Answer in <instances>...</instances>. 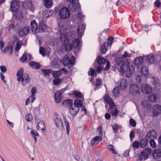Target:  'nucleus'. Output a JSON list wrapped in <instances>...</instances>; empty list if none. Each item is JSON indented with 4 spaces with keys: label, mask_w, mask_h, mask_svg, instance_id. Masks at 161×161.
Segmentation results:
<instances>
[{
    "label": "nucleus",
    "mask_w": 161,
    "mask_h": 161,
    "mask_svg": "<svg viewBox=\"0 0 161 161\" xmlns=\"http://www.w3.org/2000/svg\"><path fill=\"white\" fill-rule=\"evenodd\" d=\"M120 89L118 87L115 88L113 91V93L114 95L116 97L119 93Z\"/></svg>",
    "instance_id": "37998d69"
},
{
    "label": "nucleus",
    "mask_w": 161,
    "mask_h": 161,
    "mask_svg": "<svg viewBox=\"0 0 161 161\" xmlns=\"http://www.w3.org/2000/svg\"><path fill=\"white\" fill-rule=\"evenodd\" d=\"M85 27L84 25H80L77 29V34L79 37H82L84 34Z\"/></svg>",
    "instance_id": "f3484780"
},
{
    "label": "nucleus",
    "mask_w": 161,
    "mask_h": 161,
    "mask_svg": "<svg viewBox=\"0 0 161 161\" xmlns=\"http://www.w3.org/2000/svg\"><path fill=\"white\" fill-rule=\"evenodd\" d=\"M141 90L144 93L148 94L151 93L152 89L147 84H144L142 86Z\"/></svg>",
    "instance_id": "1a4fd4ad"
},
{
    "label": "nucleus",
    "mask_w": 161,
    "mask_h": 161,
    "mask_svg": "<svg viewBox=\"0 0 161 161\" xmlns=\"http://www.w3.org/2000/svg\"><path fill=\"white\" fill-rule=\"evenodd\" d=\"M64 44L65 45V50L66 52H69L72 49L73 46L71 43L68 42Z\"/></svg>",
    "instance_id": "2f4dec72"
},
{
    "label": "nucleus",
    "mask_w": 161,
    "mask_h": 161,
    "mask_svg": "<svg viewBox=\"0 0 161 161\" xmlns=\"http://www.w3.org/2000/svg\"><path fill=\"white\" fill-rule=\"evenodd\" d=\"M104 99L105 102L108 104H109L113 102V99L107 95H105Z\"/></svg>",
    "instance_id": "4c0bfd02"
},
{
    "label": "nucleus",
    "mask_w": 161,
    "mask_h": 161,
    "mask_svg": "<svg viewBox=\"0 0 161 161\" xmlns=\"http://www.w3.org/2000/svg\"><path fill=\"white\" fill-rule=\"evenodd\" d=\"M141 73L143 75L147 77L148 75V69L146 66L143 67L142 69Z\"/></svg>",
    "instance_id": "c756f323"
},
{
    "label": "nucleus",
    "mask_w": 161,
    "mask_h": 161,
    "mask_svg": "<svg viewBox=\"0 0 161 161\" xmlns=\"http://www.w3.org/2000/svg\"><path fill=\"white\" fill-rule=\"evenodd\" d=\"M150 146L153 148H155L157 146V145L155 142L154 140H149Z\"/></svg>",
    "instance_id": "5fc2aeb1"
},
{
    "label": "nucleus",
    "mask_w": 161,
    "mask_h": 161,
    "mask_svg": "<svg viewBox=\"0 0 161 161\" xmlns=\"http://www.w3.org/2000/svg\"><path fill=\"white\" fill-rule=\"evenodd\" d=\"M44 6L47 8H51L52 6V1L51 0H44Z\"/></svg>",
    "instance_id": "72a5a7b5"
},
{
    "label": "nucleus",
    "mask_w": 161,
    "mask_h": 161,
    "mask_svg": "<svg viewBox=\"0 0 161 161\" xmlns=\"http://www.w3.org/2000/svg\"><path fill=\"white\" fill-rule=\"evenodd\" d=\"M0 69L1 72L4 73L7 71V69L5 66H0Z\"/></svg>",
    "instance_id": "0e129e2a"
},
{
    "label": "nucleus",
    "mask_w": 161,
    "mask_h": 161,
    "mask_svg": "<svg viewBox=\"0 0 161 161\" xmlns=\"http://www.w3.org/2000/svg\"><path fill=\"white\" fill-rule=\"evenodd\" d=\"M132 55L128 53L127 52L125 51L124 55L122 56L123 58H130L131 56Z\"/></svg>",
    "instance_id": "052dcab7"
},
{
    "label": "nucleus",
    "mask_w": 161,
    "mask_h": 161,
    "mask_svg": "<svg viewBox=\"0 0 161 161\" xmlns=\"http://www.w3.org/2000/svg\"><path fill=\"white\" fill-rule=\"evenodd\" d=\"M101 52L103 54H105L107 51L105 47V43L100 48Z\"/></svg>",
    "instance_id": "603ef678"
},
{
    "label": "nucleus",
    "mask_w": 161,
    "mask_h": 161,
    "mask_svg": "<svg viewBox=\"0 0 161 161\" xmlns=\"http://www.w3.org/2000/svg\"><path fill=\"white\" fill-rule=\"evenodd\" d=\"M144 59L149 63L153 64L155 62L156 60V58L153 54H150L149 55H146L144 57Z\"/></svg>",
    "instance_id": "9b49d317"
},
{
    "label": "nucleus",
    "mask_w": 161,
    "mask_h": 161,
    "mask_svg": "<svg viewBox=\"0 0 161 161\" xmlns=\"http://www.w3.org/2000/svg\"><path fill=\"white\" fill-rule=\"evenodd\" d=\"M132 145L133 148H138L139 147L140 143L138 141H135L132 143Z\"/></svg>",
    "instance_id": "c03bdc74"
},
{
    "label": "nucleus",
    "mask_w": 161,
    "mask_h": 161,
    "mask_svg": "<svg viewBox=\"0 0 161 161\" xmlns=\"http://www.w3.org/2000/svg\"><path fill=\"white\" fill-rule=\"evenodd\" d=\"M116 66L122 76L128 70V66L123 61L122 58L117 57L116 59Z\"/></svg>",
    "instance_id": "f257e3e1"
},
{
    "label": "nucleus",
    "mask_w": 161,
    "mask_h": 161,
    "mask_svg": "<svg viewBox=\"0 0 161 161\" xmlns=\"http://www.w3.org/2000/svg\"><path fill=\"white\" fill-rule=\"evenodd\" d=\"M27 59V54L26 53H24L22 57L20 58V61L22 62H24Z\"/></svg>",
    "instance_id": "8fccbe9b"
},
{
    "label": "nucleus",
    "mask_w": 161,
    "mask_h": 161,
    "mask_svg": "<svg viewBox=\"0 0 161 161\" xmlns=\"http://www.w3.org/2000/svg\"><path fill=\"white\" fill-rule=\"evenodd\" d=\"M78 7L77 2L70 3L69 5V8L71 11L73 12L76 10Z\"/></svg>",
    "instance_id": "a211bd4d"
},
{
    "label": "nucleus",
    "mask_w": 161,
    "mask_h": 161,
    "mask_svg": "<svg viewBox=\"0 0 161 161\" xmlns=\"http://www.w3.org/2000/svg\"><path fill=\"white\" fill-rule=\"evenodd\" d=\"M32 3L30 0H26L23 3V6L25 8H30L32 6Z\"/></svg>",
    "instance_id": "bb28decb"
},
{
    "label": "nucleus",
    "mask_w": 161,
    "mask_h": 161,
    "mask_svg": "<svg viewBox=\"0 0 161 161\" xmlns=\"http://www.w3.org/2000/svg\"><path fill=\"white\" fill-rule=\"evenodd\" d=\"M161 113V106L156 104L153 107V114L154 116H157Z\"/></svg>",
    "instance_id": "6e6552de"
},
{
    "label": "nucleus",
    "mask_w": 161,
    "mask_h": 161,
    "mask_svg": "<svg viewBox=\"0 0 161 161\" xmlns=\"http://www.w3.org/2000/svg\"><path fill=\"white\" fill-rule=\"evenodd\" d=\"M46 27L44 23L40 22L39 24V27L37 28V33L43 32L45 31Z\"/></svg>",
    "instance_id": "6ab92c4d"
},
{
    "label": "nucleus",
    "mask_w": 161,
    "mask_h": 161,
    "mask_svg": "<svg viewBox=\"0 0 161 161\" xmlns=\"http://www.w3.org/2000/svg\"><path fill=\"white\" fill-rule=\"evenodd\" d=\"M19 6V3L17 0H12L11 3L10 8L13 12H16Z\"/></svg>",
    "instance_id": "423d86ee"
},
{
    "label": "nucleus",
    "mask_w": 161,
    "mask_h": 161,
    "mask_svg": "<svg viewBox=\"0 0 161 161\" xmlns=\"http://www.w3.org/2000/svg\"><path fill=\"white\" fill-rule=\"evenodd\" d=\"M30 31V28L28 27H24L22 30L19 32V35L20 36L22 37L27 35Z\"/></svg>",
    "instance_id": "4468645a"
},
{
    "label": "nucleus",
    "mask_w": 161,
    "mask_h": 161,
    "mask_svg": "<svg viewBox=\"0 0 161 161\" xmlns=\"http://www.w3.org/2000/svg\"><path fill=\"white\" fill-rule=\"evenodd\" d=\"M21 42L20 41H18L17 42L15 45V50L16 51H18L20 49L21 47Z\"/></svg>",
    "instance_id": "49530a36"
},
{
    "label": "nucleus",
    "mask_w": 161,
    "mask_h": 161,
    "mask_svg": "<svg viewBox=\"0 0 161 161\" xmlns=\"http://www.w3.org/2000/svg\"><path fill=\"white\" fill-rule=\"evenodd\" d=\"M112 128L114 131L116 133L119 129V125L116 124H114L112 126Z\"/></svg>",
    "instance_id": "864d4df0"
},
{
    "label": "nucleus",
    "mask_w": 161,
    "mask_h": 161,
    "mask_svg": "<svg viewBox=\"0 0 161 161\" xmlns=\"http://www.w3.org/2000/svg\"><path fill=\"white\" fill-rule=\"evenodd\" d=\"M148 100L152 102H154L157 99V97L154 94H152L148 96Z\"/></svg>",
    "instance_id": "c9c22d12"
},
{
    "label": "nucleus",
    "mask_w": 161,
    "mask_h": 161,
    "mask_svg": "<svg viewBox=\"0 0 161 161\" xmlns=\"http://www.w3.org/2000/svg\"><path fill=\"white\" fill-rule=\"evenodd\" d=\"M23 71L24 70L22 68L19 69L16 74V76L17 77V80L19 81L21 80L22 84L25 86L28 83H29L31 80L29 78L28 74H23Z\"/></svg>",
    "instance_id": "f03ea898"
},
{
    "label": "nucleus",
    "mask_w": 161,
    "mask_h": 161,
    "mask_svg": "<svg viewBox=\"0 0 161 161\" xmlns=\"http://www.w3.org/2000/svg\"><path fill=\"white\" fill-rule=\"evenodd\" d=\"M61 80L60 79H55L53 80V83L55 85H58L61 82Z\"/></svg>",
    "instance_id": "4d7b16f0"
},
{
    "label": "nucleus",
    "mask_w": 161,
    "mask_h": 161,
    "mask_svg": "<svg viewBox=\"0 0 161 161\" xmlns=\"http://www.w3.org/2000/svg\"><path fill=\"white\" fill-rule=\"evenodd\" d=\"M31 31L34 34L37 33L38 25L36 22L35 20H32L31 22Z\"/></svg>",
    "instance_id": "dca6fc26"
},
{
    "label": "nucleus",
    "mask_w": 161,
    "mask_h": 161,
    "mask_svg": "<svg viewBox=\"0 0 161 161\" xmlns=\"http://www.w3.org/2000/svg\"><path fill=\"white\" fill-rule=\"evenodd\" d=\"M31 133L33 137H35L36 136H39L38 133L36 131L31 130Z\"/></svg>",
    "instance_id": "680f3d73"
},
{
    "label": "nucleus",
    "mask_w": 161,
    "mask_h": 161,
    "mask_svg": "<svg viewBox=\"0 0 161 161\" xmlns=\"http://www.w3.org/2000/svg\"><path fill=\"white\" fill-rule=\"evenodd\" d=\"M119 83L120 84V87L121 89H125L127 86V82L125 79H122Z\"/></svg>",
    "instance_id": "b1692460"
},
{
    "label": "nucleus",
    "mask_w": 161,
    "mask_h": 161,
    "mask_svg": "<svg viewBox=\"0 0 161 161\" xmlns=\"http://www.w3.org/2000/svg\"><path fill=\"white\" fill-rule=\"evenodd\" d=\"M102 82L101 79H97L96 80V84L94 85V89L95 91L98 90L99 88L101 86L102 84Z\"/></svg>",
    "instance_id": "c85d7f7f"
},
{
    "label": "nucleus",
    "mask_w": 161,
    "mask_h": 161,
    "mask_svg": "<svg viewBox=\"0 0 161 161\" xmlns=\"http://www.w3.org/2000/svg\"><path fill=\"white\" fill-rule=\"evenodd\" d=\"M95 61L97 62L98 64L99 65H104L106 62V60L105 58L99 56L97 58Z\"/></svg>",
    "instance_id": "412c9836"
},
{
    "label": "nucleus",
    "mask_w": 161,
    "mask_h": 161,
    "mask_svg": "<svg viewBox=\"0 0 161 161\" xmlns=\"http://www.w3.org/2000/svg\"><path fill=\"white\" fill-rule=\"evenodd\" d=\"M100 66H98L97 67V71L98 73H100V72L101 71V70L102 69H103L104 68L103 65H99Z\"/></svg>",
    "instance_id": "338daca9"
},
{
    "label": "nucleus",
    "mask_w": 161,
    "mask_h": 161,
    "mask_svg": "<svg viewBox=\"0 0 161 161\" xmlns=\"http://www.w3.org/2000/svg\"><path fill=\"white\" fill-rule=\"evenodd\" d=\"M132 69H133L132 67H130L129 68V70L127 72L126 74V76L127 77L129 78L130 76L131 75L132 73Z\"/></svg>",
    "instance_id": "09e8293b"
},
{
    "label": "nucleus",
    "mask_w": 161,
    "mask_h": 161,
    "mask_svg": "<svg viewBox=\"0 0 161 161\" xmlns=\"http://www.w3.org/2000/svg\"><path fill=\"white\" fill-rule=\"evenodd\" d=\"M63 64L64 66H66L69 64V59L67 55H65L63 59Z\"/></svg>",
    "instance_id": "f704fd0d"
},
{
    "label": "nucleus",
    "mask_w": 161,
    "mask_h": 161,
    "mask_svg": "<svg viewBox=\"0 0 161 161\" xmlns=\"http://www.w3.org/2000/svg\"><path fill=\"white\" fill-rule=\"evenodd\" d=\"M63 96L62 93L60 92H56L54 94V97L55 102L57 103H60L61 101Z\"/></svg>",
    "instance_id": "ddd939ff"
},
{
    "label": "nucleus",
    "mask_w": 161,
    "mask_h": 161,
    "mask_svg": "<svg viewBox=\"0 0 161 161\" xmlns=\"http://www.w3.org/2000/svg\"><path fill=\"white\" fill-rule=\"evenodd\" d=\"M144 58L143 57L136 58L134 60V63L137 65H140L143 62V59Z\"/></svg>",
    "instance_id": "cd10ccee"
},
{
    "label": "nucleus",
    "mask_w": 161,
    "mask_h": 161,
    "mask_svg": "<svg viewBox=\"0 0 161 161\" xmlns=\"http://www.w3.org/2000/svg\"><path fill=\"white\" fill-rule=\"evenodd\" d=\"M95 73V71L93 69H92L90 68V71L88 72V75L90 76H93Z\"/></svg>",
    "instance_id": "774afa93"
},
{
    "label": "nucleus",
    "mask_w": 161,
    "mask_h": 161,
    "mask_svg": "<svg viewBox=\"0 0 161 161\" xmlns=\"http://www.w3.org/2000/svg\"><path fill=\"white\" fill-rule=\"evenodd\" d=\"M148 141L146 138L142 139L140 142V144L142 148H144L146 147L147 145V141Z\"/></svg>",
    "instance_id": "473e14b6"
},
{
    "label": "nucleus",
    "mask_w": 161,
    "mask_h": 161,
    "mask_svg": "<svg viewBox=\"0 0 161 161\" xmlns=\"http://www.w3.org/2000/svg\"><path fill=\"white\" fill-rule=\"evenodd\" d=\"M114 39L112 37H109L108 39V41L107 42L108 46H111L113 42Z\"/></svg>",
    "instance_id": "bf43d9fd"
},
{
    "label": "nucleus",
    "mask_w": 161,
    "mask_h": 161,
    "mask_svg": "<svg viewBox=\"0 0 161 161\" xmlns=\"http://www.w3.org/2000/svg\"><path fill=\"white\" fill-rule=\"evenodd\" d=\"M83 105V104L82 101L79 99L75 100L74 102V104L73 105L78 108L82 107Z\"/></svg>",
    "instance_id": "a878e982"
},
{
    "label": "nucleus",
    "mask_w": 161,
    "mask_h": 161,
    "mask_svg": "<svg viewBox=\"0 0 161 161\" xmlns=\"http://www.w3.org/2000/svg\"><path fill=\"white\" fill-rule=\"evenodd\" d=\"M39 53L43 57L46 55V51L45 49L42 47H40L39 49Z\"/></svg>",
    "instance_id": "3c124183"
},
{
    "label": "nucleus",
    "mask_w": 161,
    "mask_h": 161,
    "mask_svg": "<svg viewBox=\"0 0 161 161\" xmlns=\"http://www.w3.org/2000/svg\"><path fill=\"white\" fill-rule=\"evenodd\" d=\"M75 58L74 56H72L69 60V64L73 65L74 64Z\"/></svg>",
    "instance_id": "69168bd1"
},
{
    "label": "nucleus",
    "mask_w": 161,
    "mask_h": 161,
    "mask_svg": "<svg viewBox=\"0 0 161 161\" xmlns=\"http://www.w3.org/2000/svg\"><path fill=\"white\" fill-rule=\"evenodd\" d=\"M62 104L64 105H66L67 106H71L73 104V100L72 99H68L65 100L63 102Z\"/></svg>",
    "instance_id": "58836bf2"
},
{
    "label": "nucleus",
    "mask_w": 161,
    "mask_h": 161,
    "mask_svg": "<svg viewBox=\"0 0 161 161\" xmlns=\"http://www.w3.org/2000/svg\"><path fill=\"white\" fill-rule=\"evenodd\" d=\"M152 150L150 148H145L140 153L141 159H146L149 156V154L151 153Z\"/></svg>",
    "instance_id": "39448f33"
},
{
    "label": "nucleus",
    "mask_w": 161,
    "mask_h": 161,
    "mask_svg": "<svg viewBox=\"0 0 161 161\" xmlns=\"http://www.w3.org/2000/svg\"><path fill=\"white\" fill-rule=\"evenodd\" d=\"M130 124L133 127H135L136 125V122L133 119H131L130 120Z\"/></svg>",
    "instance_id": "e2e57ef3"
},
{
    "label": "nucleus",
    "mask_w": 161,
    "mask_h": 161,
    "mask_svg": "<svg viewBox=\"0 0 161 161\" xmlns=\"http://www.w3.org/2000/svg\"><path fill=\"white\" fill-rule=\"evenodd\" d=\"M153 155L154 158L158 159L161 157V152L159 149H157L153 152Z\"/></svg>",
    "instance_id": "aec40b11"
},
{
    "label": "nucleus",
    "mask_w": 161,
    "mask_h": 161,
    "mask_svg": "<svg viewBox=\"0 0 161 161\" xmlns=\"http://www.w3.org/2000/svg\"><path fill=\"white\" fill-rule=\"evenodd\" d=\"M54 121L56 126L59 130H61L63 129V123L60 118L56 117Z\"/></svg>",
    "instance_id": "2eb2a0df"
},
{
    "label": "nucleus",
    "mask_w": 161,
    "mask_h": 161,
    "mask_svg": "<svg viewBox=\"0 0 161 161\" xmlns=\"http://www.w3.org/2000/svg\"><path fill=\"white\" fill-rule=\"evenodd\" d=\"M72 93L73 95H74L76 98H81L83 97L82 93L79 91H73Z\"/></svg>",
    "instance_id": "7c9ffc66"
},
{
    "label": "nucleus",
    "mask_w": 161,
    "mask_h": 161,
    "mask_svg": "<svg viewBox=\"0 0 161 161\" xmlns=\"http://www.w3.org/2000/svg\"><path fill=\"white\" fill-rule=\"evenodd\" d=\"M52 14V12L51 11H45L43 15V17H45V18H47V17H49Z\"/></svg>",
    "instance_id": "a18cd8bd"
},
{
    "label": "nucleus",
    "mask_w": 161,
    "mask_h": 161,
    "mask_svg": "<svg viewBox=\"0 0 161 161\" xmlns=\"http://www.w3.org/2000/svg\"><path fill=\"white\" fill-rule=\"evenodd\" d=\"M108 148V149L112 151L113 153L117 154V153L114 150V146L113 145H110L109 146Z\"/></svg>",
    "instance_id": "6e6d98bb"
},
{
    "label": "nucleus",
    "mask_w": 161,
    "mask_h": 161,
    "mask_svg": "<svg viewBox=\"0 0 161 161\" xmlns=\"http://www.w3.org/2000/svg\"><path fill=\"white\" fill-rule=\"evenodd\" d=\"M1 52L3 53H9L10 54H11L13 52V48L11 46H8L2 50Z\"/></svg>",
    "instance_id": "4be33fe9"
},
{
    "label": "nucleus",
    "mask_w": 161,
    "mask_h": 161,
    "mask_svg": "<svg viewBox=\"0 0 161 161\" xmlns=\"http://www.w3.org/2000/svg\"><path fill=\"white\" fill-rule=\"evenodd\" d=\"M129 91L131 94H136L139 92V88L136 84H133L130 86Z\"/></svg>",
    "instance_id": "9d476101"
},
{
    "label": "nucleus",
    "mask_w": 161,
    "mask_h": 161,
    "mask_svg": "<svg viewBox=\"0 0 161 161\" xmlns=\"http://www.w3.org/2000/svg\"><path fill=\"white\" fill-rule=\"evenodd\" d=\"M109 112L112 115L114 116H116L119 113L118 110L116 109H114L111 110H109Z\"/></svg>",
    "instance_id": "a19ab883"
},
{
    "label": "nucleus",
    "mask_w": 161,
    "mask_h": 161,
    "mask_svg": "<svg viewBox=\"0 0 161 161\" xmlns=\"http://www.w3.org/2000/svg\"><path fill=\"white\" fill-rule=\"evenodd\" d=\"M64 122H65L67 134L68 135H69V125L68 121L66 120V118L64 119Z\"/></svg>",
    "instance_id": "79ce46f5"
},
{
    "label": "nucleus",
    "mask_w": 161,
    "mask_h": 161,
    "mask_svg": "<svg viewBox=\"0 0 161 161\" xmlns=\"http://www.w3.org/2000/svg\"><path fill=\"white\" fill-rule=\"evenodd\" d=\"M25 119L28 121L30 122L32 120V116L30 114H27L25 116Z\"/></svg>",
    "instance_id": "13d9d810"
},
{
    "label": "nucleus",
    "mask_w": 161,
    "mask_h": 161,
    "mask_svg": "<svg viewBox=\"0 0 161 161\" xmlns=\"http://www.w3.org/2000/svg\"><path fill=\"white\" fill-rule=\"evenodd\" d=\"M51 70L50 69H42L41 70L42 72L43 73L45 76H47L49 75Z\"/></svg>",
    "instance_id": "de8ad7c7"
},
{
    "label": "nucleus",
    "mask_w": 161,
    "mask_h": 161,
    "mask_svg": "<svg viewBox=\"0 0 161 161\" xmlns=\"http://www.w3.org/2000/svg\"><path fill=\"white\" fill-rule=\"evenodd\" d=\"M29 65L35 69H39L41 67L40 64L34 61H31L29 63Z\"/></svg>",
    "instance_id": "5701e85b"
},
{
    "label": "nucleus",
    "mask_w": 161,
    "mask_h": 161,
    "mask_svg": "<svg viewBox=\"0 0 161 161\" xmlns=\"http://www.w3.org/2000/svg\"><path fill=\"white\" fill-rule=\"evenodd\" d=\"M68 29H66L64 30V32H63V31H61L60 38L62 42L64 44L68 42L69 39H71L75 37L74 34H71L70 33H66Z\"/></svg>",
    "instance_id": "7ed1b4c3"
},
{
    "label": "nucleus",
    "mask_w": 161,
    "mask_h": 161,
    "mask_svg": "<svg viewBox=\"0 0 161 161\" xmlns=\"http://www.w3.org/2000/svg\"><path fill=\"white\" fill-rule=\"evenodd\" d=\"M52 74L53 76L55 78L60 77L62 75V73L61 71H53Z\"/></svg>",
    "instance_id": "ea45409f"
},
{
    "label": "nucleus",
    "mask_w": 161,
    "mask_h": 161,
    "mask_svg": "<svg viewBox=\"0 0 161 161\" xmlns=\"http://www.w3.org/2000/svg\"><path fill=\"white\" fill-rule=\"evenodd\" d=\"M36 128L37 130H40L42 131L45 130V124L43 121H40L38 123L36 126Z\"/></svg>",
    "instance_id": "393cba45"
},
{
    "label": "nucleus",
    "mask_w": 161,
    "mask_h": 161,
    "mask_svg": "<svg viewBox=\"0 0 161 161\" xmlns=\"http://www.w3.org/2000/svg\"><path fill=\"white\" fill-rule=\"evenodd\" d=\"M69 113L72 116H75L79 110V108L76 107L73 105L70 106L69 108Z\"/></svg>",
    "instance_id": "f8f14e48"
},
{
    "label": "nucleus",
    "mask_w": 161,
    "mask_h": 161,
    "mask_svg": "<svg viewBox=\"0 0 161 161\" xmlns=\"http://www.w3.org/2000/svg\"><path fill=\"white\" fill-rule=\"evenodd\" d=\"M80 43V40L79 38H77L73 42V46L74 48H76L78 47Z\"/></svg>",
    "instance_id": "e433bc0d"
},
{
    "label": "nucleus",
    "mask_w": 161,
    "mask_h": 161,
    "mask_svg": "<svg viewBox=\"0 0 161 161\" xmlns=\"http://www.w3.org/2000/svg\"><path fill=\"white\" fill-rule=\"evenodd\" d=\"M157 134L156 132L153 130H150L147 134L146 136V138L149 141L152 140H154L156 138Z\"/></svg>",
    "instance_id": "0eeeda50"
},
{
    "label": "nucleus",
    "mask_w": 161,
    "mask_h": 161,
    "mask_svg": "<svg viewBox=\"0 0 161 161\" xmlns=\"http://www.w3.org/2000/svg\"><path fill=\"white\" fill-rule=\"evenodd\" d=\"M59 15L61 18L64 19H67L68 18L70 15V12L68 8L64 7L60 10Z\"/></svg>",
    "instance_id": "20e7f679"
}]
</instances>
